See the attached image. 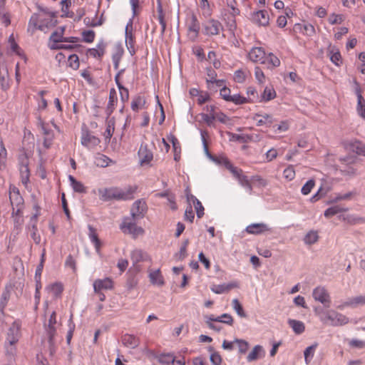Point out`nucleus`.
I'll return each instance as SVG.
<instances>
[{"mask_svg": "<svg viewBox=\"0 0 365 365\" xmlns=\"http://www.w3.org/2000/svg\"><path fill=\"white\" fill-rule=\"evenodd\" d=\"M355 93L357 97L356 110L359 116L365 119V100L361 95V89L358 83L355 82Z\"/></svg>", "mask_w": 365, "mask_h": 365, "instance_id": "nucleus-18", "label": "nucleus"}, {"mask_svg": "<svg viewBox=\"0 0 365 365\" xmlns=\"http://www.w3.org/2000/svg\"><path fill=\"white\" fill-rule=\"evenodd\" d=\"M233 309L240 317H246V314L243 309V307L237 299H234L232 302Z\"/></svg>", "mask_w": 365, "mask_h": 365, "instance_id": "nucleus-47", "label": "nucleus"}, {"mask_svg": "<svg viewBox=\"0 0 365 365\" xmlns=\"http://www.w3.org/2000/svg\"><path fill=\"white\" fill-rule=\"evenodd\" d=\"M20 337V329L17 324L14 323L9 329L6 342L10 344H16Z\"/></svg>", "mask_w": 365, "mask_h": 365, "instance_id": "nucleus-22", "label": "nucleus"}, {"mask_svg": "<svg viewBox=\"0 0 365 365\" xmlns=\"http://www.w3.org/2000/svg\"><path fill=\"white\" fill-rule=\"evenodd\" d=\"M110 161V159L106 155L98 154V156L96 157L95 163L98 167L106 168L109 165Z\"/></svg>", "mask_w": 365, "mask_h": 365, "instance_id": "nucleus-45", "label": "nucleus"}, {"mask_svg": "<svg viewBox=\"0 0 365 365\" xmlns=\"http://www.w3.org/2000/svg\"><path fill=\"white\" fill-rule=\"evenodd\" d=\"M9 200L12 207L24 205V200L21 195L19 190L14 185L9 187Z\"/></svg>", "mask_w": 365, "mask_h": 365, "instance_id": "nucleus-14", "label": "nucleus"}, {"mask_svg": "<svg viewBox=\"0 0 365 365\" xmlns=\"http://www.w3.org/2000/svg\"><path fill=\"white\" fill-rule=\"evenodd\" d=\"M133 219L126 217L120 225V230L127 235H131L134 239L137 237V224L135 223L134 212H132Z\"/></svg>", "mask_w": 365, "mask_h": 365, "instance_id": "nucleus-10", "label": "nucleus"}, {"mask_svg": "<svg viewBox=\"0 0 365 365\" xmlns=\"http://www.w3.org/2000/svg\"><path fill=\"white\" fill-rule=\"evenodd\" d=\"M135 187L121 189L118 187L100 188L98 190L100 200L103 202L111 200H128L134 197Z\"/></svg>", "mask_w": 365, "mask_h": 365, "instance_id": "nucleus-2", "label": "nucleus"}, {"mask_svg": "<svg viewBox=\"0 0 365 365\" xmlns=\"http://www.w3.org/2000/svg\"><path fill=\"white\" fill-rule=\"evenodd\" d=\"M252 21L259 26H267L269 25V16L266 10H259L254 12L252 15Z\"/></svg>", "mask_w": 365, "mask_h": 365, "instance_id": "nucleus-16", "label": "nucleus"}, {"mask_svg": "<svg viewBox=\"0 0 365 365\" xmlns=\"http://www.w3.org/2000/svg\"><path fill=\"white\" fill-rule=\"evenodd\" d=\"M247 94L248 96V98H247V103H255L259 101V96L254 87H248L247 89Z\"/></svg>", "mask_w": 365, "mask_h": 365, "instance_id": "nucleus-41", "label": "nucleus"}, {"mask_svg": "<svg viewBox=\"0 0 365 365\" xmlns=\"http://www.w3.org/2000/svg\"><path fill=\"white\" fill-rule=\"evenodd\" d=\"M246 232L252 235H261L266 232H270L271 228L265 223H253L248 225Z\"/></svg>", "mask_w": 365, "mask_h": 365, "instance_id": "nucleus-20", "label": "nucleus"}, {"mask_svg": "<svg viewBox=\"0 0 365 365\" xmlns=\"http://www.w3.org/2000/svg\"><path fill=\"white\" fill-rule=\"evenodd\" d=\"M185 220L189 221L190 222H192L195 218V214L192 210V207L191 205H188L185 211Z\"/></svg>", "mask_w": 365, "mask_h": 365, "instance_id": "nucleus-63", "label": "nucleus"}, {"mask_svg": "<svg viewBox=\"0 0 365 365\" xmlns=\"http://www.w3.org/2000/svg\"><path fill=\"white\" fill-rule=\"evenodd\" d=\"M314 312L319 321L324 325L341 327L349 322V319L346 316L334 309L316 307Z\"/></svg>", "mask_w": 365, "mask_h": 365, "instance_id": "nucleus-1", "label": "nucleus"}, {"mask_svg": "<svg viewBox=\"0 0 365 365\" xmlns=\"http://www.w3.org/2000/svg\"><path fill=\"white\" fill-rule=\"evenodd\" d=\"M188 31L190 34H192L194 38L197 37L200 31V24L195 16L191 17L188 24Z\"/></svg>", "mask_w": 365, "mask_h": 365, "instance_id": "nucleus-32", "label": "nucleus"}, {"mask_svg": "<svg viewBox=\"0 0 365 365\" xmlns=\"http://www.w3.org/2000/svg\"><path fill=\"white\" fill-rule=\"evenodd\" d=\"M206 83L208 89H212L214 86L220 88L224 85L225 81L222 79H217V73L212 67L206 68Z\"/></svg>", "mask_w": 365, "mask_h": 365, "instance_id": "nucleus-11", "label": "nucleus"}, {"mask_svg": "<svg viewBox=\"0 0 365 365\" xmlns=\"http://www.w3.org/2000/svg\"><path fill=\"white\" fill-rule=\"evenodd\" d=\"M312 297L315 301H317L326 307H329L331 298L327 290L322 286L317 287L313 289Z\"/></svg>", "mask_w": 365, "mask_h": 365, "instance_id": "nucleus-9", "label": "nucleus"}, {"mask_svg": "<svg viewBox=\"0 0 365 365\" xmlns=\"http://www.w3.org/2000/svg\"><path fill=\"white\" fill-rule=\"evenodd\" d=\"M365 304V295L356 296L352 298H349L345 302L339 304L337 308L340 310H343L346 307H356L359 305Z\"/></svg>", "mask_w": 365, "mask_h": 365, "instance_id": "nucleus-19", "label": "nucleus"}, {"mask_svg": "<svg viewBox=\"0 0 365 365\" xmlns=\"http://www.w3.org/2000/svg\"><path fill=\"white\" fill-rule=\"evenodd\" d=\"M283 177L288 181H291L295 178V170L292 165H289L284 170Z\"/></svg>", "mask_w": 365, "mask_h": 365, "instance_id": "nucleus-54", "label": "nucleus"}, {"mask_svg": "<svg viewBox=\"0 0 365 365\" xmlns=\"http://www.w3.org/2000/svg\"><path fill=\"white\" fill-rule=\"evenodd\" d=\"M347 211V209L341 207L339 205H334L327 208L324 211V216L326 217H331L336 214Z\"/></svg>", "mask_w": 365, "mask_h": 365, "instance_id": "nucleus-39", "label": "nucleus"}, {"mask_svg": "<svg viewBox=\"0 0 365 365\" xmlns=\"http://www.w3.org/2000/svg\"><path fill=\"white\" fill-rule=\"evenodd\" d=\"M68 180L71 183V186L72 187L73 190L76 192L78 193H86V188L83 185V184L78 181L73 175H68Z\"/></svg>", "mask_w": 365, "mask_h": 365, "instance_id": "nucleus-29", "label": "nucleus"}, {"mask_svg": "<svg viewBox=\"0 0 365 365\" xmlns=\"http://www.w3.org/2000/svg\"><path fill=\"white\" fill-rule=\"evenodd\" d=\"M20 164V173L21 177V182L23 184L26 185L29 181L30 171L29 169L28 157L24 153L19 157Z\"/></svg>", "mask_w": 365, "mask_h": 365, "instance_id": "nucleus-12", "label": "nucleus"}, {"mask_svg": "<svg viewBox=\"0 0 365 365\" xmlns=\"http://www.w3.org/2000/svg\"><path fill=\"white\" fill-rule=\"evenodd\" d=\"M222 31H223V26L218 20L211 19L203 24V32L206 36H216Z\"/></svg>", "mask_w": 365, "mask_h": 365, "instance_id": "nucleus-8", "label": "nucleus"}, {"mask_svg": "<svg viewBox=\"0 0 365 365\" xmlns=\"http://www.w3.org/2000/svg\"><path fill=\"white\" fill-rule=\"evenodd\" d=\"M115 130V121L113 118L106 120V129L104 133V135L106 139H110Z\"/></svg>", "mask_w": 365, "mask_h": 365, "instance_id": "nucleus-43", "label": "nucleus"}, {"mask_svg": "<svg viewBox=\"0 0 365 365\" xmlns=\"http://www.w3.org/2000/svg\"><path fill=\"white\" fill-rule=\"evenodd\" d=\"M138 219L145 217L148 212V206L144 200H138Z\"/></svg>", "mask_w": 365, "mask_h": 365, "instance_id": "nucleus-51", "label": "nucleus"}, {"mask_svg": "<svg viewBox=\"0 0 365 365\" xmlns=\"http://www.w3.org/2000/svg\"><path fill=\"white\" fill-rule=\"evenodd\" d=\"M137 285V279H135V270L130 269L128 272V279L126 287L128 290L134 289Z\"/></svg>", "mask_w": 365, "mask_h": 365, "instance_id": "nucleus-40", "label": "nucleus"}, {"mask_svg": "<svg viewBox=\"0 0 365 365\" xmlns=\"http://www.w3.org/2000/svg\"><path fill=\"white\" fill-rule=\"evenodd\" d=\"M96 33L93 30H87L82 32L83 41L86 43H92L94 41Z\"/></svg>", "mask_w": 365, "mask_h": 365, "instance_id": "nucleus-53", "label": "nucleus"}, {"mask_svg": "<svg viewBox=\"0 0 365 365\" xmlns=\"http://www.w3.org/2000/svg\"><path fill=\"white\" fill-rule=\"evenodd\" d=\"M150 280L152 284L163 286L164 284L163 277L160 273V269L152 271L149 274Z\"/></svg>", "mask_w": 365, "mask_h": 365, "instance_id": "nucleus-30", "label": "nucleus"}, {"mask_svg": "<svg viewBox=\"0 0 365 365\" xmlns=\"http://www.w3.org/2000/svg\"><path fill=\"white\" fill-rule=\"evenodd\" d=\"M63 38L64 36H62V32L55 31L51 34L49 39L50 41H52L54 43H57L63 42Z\"/></svg>", "mask_w": 365, "mask_h": 365, "instance_id": "nucleus-62", "label": "nucleus"}, {"mask_svg": "<svg viewBox=\"0 0 365 365\" xmlns=\"http://www.w3.org/2000/svg\"><path fill=\"white\" fill-rule=\"evenodd\" d=\"M116 102H117L116 92H115V89L112 88L110 91L109 101H108V104L107 109H106L108 115H110V113L113 112V106Z\"/></svg>", "mask_w": 365, "mask_h": 365, "instance_id": "nucleus-42", "label": "nucleus"}, {"mask_svg": "<svg viewBox=\"0 0 365 365\" xmlns=\"http://www.w3.org/2000/svg\"><path fill=\"white\" fill-rule=\"evenodd\" d=\"M130 4L132 6L133 16L126 24L125 34L127 48L133 56L135 53V33H133V19L137 15V0H130Z\"/></svg>", "mask_w": 365, "mask_h": 365, "instance_id": "nucleus-5", "label": "nucleus"}, {"mask_svg": "<svg viewBox=\"0 0 365 365\" xmlns=\"http://www.w3.org/2000/svg\"><path fill=\"white\" fill-rule=\"evenodd\" d=\"M318 346L317 343L307 347L304 351V361L307 364H309L314 356L315 351Z\"/></svg>", "mask_w": 365, "mask_h": 365, "instance_id": "nucleus-34", "label": "nucleus"}, {"mask_svg": "<svg viewBox=\"0 0 365 365\" xmlns=\"http://www.w3.org/2000/svg\"><path fill=\"white\" fill-rule=\"evenodd\" d=\"M237 287L238 284L237 282H230L228 284H213L211 286L210 289L212 292L220 294Z\"/></svg>", "mask_w": 365, "mask_h": 365, "instance_id": "nucleus-24", "label": "nucleus"}, {"mask_svg": "<svg viewBox=\"0 0 365 365\" xmlns=\"http://www.w3.org/2000/svg\"><path fill=\"white\" fill-rule=\"evenodd\" d=\"M229 102H232L236 105H241L247 103V100L240 94H234L231 96Z\"/></svg>", "mask_w": 365, "mask_h": 365, "instance_id": "nucleus-59", "label": "nucleus"}, {"mask_svg": "<svg viewBox=\"0 0 365 365\" xmlns=\"http://www.w3.org/2000/svg\"><path fill=\"white\" fill-rule=\"evenodd\" d=\"M264 355L265 352L263 347L261 345H256L247 356V360L249 362L254 361L264 357Z\"/></svg>", "mask_w": 365, "mask_h": 365, "instance_id": "nucleus-25", "label": "nucleus"}, {"mask_svg": "<svg viewBox=\"0 0 365 365\" xmlns=\"http://www.w3.org/2000/svg\"><path fill=\"white\" fill-rule=\"evenodd\" d=\"M252 119L256 121L257 126L267 125L269 126L274 121L273 117L270 114L257 113L252 115Z\"/></svg>", "mask_w": 365, "mask_h": 365, "instance_id": "nucleus-21", "label": "nucleus"}, {"mask_svg": "<svg viewBox=\"0 0 365 365\" xmlns=\"http://www.w3.org/2000/svg\"><path fill=\"white\" fill-rule=\"evenodd\" d=\"M238 182L242 187L246 189V190L250 195L252 194V185L247 175H244L242 177H241L240 179L238 180Z\"/></svg>", "mask_w": 365, "mask_h": 365, "instance_id": "nucleus-44", "label": "nucleus"}, {"mask_svg": "<svg viewBox=\"0 0 365 365\" xmlns=\"http://www.w3.org/2000/svg\"><path fill=\"white\" fill-rule=\"evenodd\" d=\"M158 19L161 26V33L163 34L166 29V22L165 21V14L163 10L161 3L158 1L157 6Z\"/></svg>", "mask_w": 365, "mask_h": 365, "instance_id": "nucleus-37", "label": "nucleus"}, {"mask_svg": "<svg viewBox=\"0 0 365 365\" xmlns=\"http://www.w3.org/2000/svg\"><path fill=\"white\" fill-rule=\"evenodd\" d=\"M68 331L67 335H66V342L68 344H70L71 339L73 335V332L75 331V328H76V325H75L73 321L72 320V317H71L70 319L68 320Z\"/></svg>", "mask_w": 365, "mask_h": 365, "instance_id": "nucleus-52", "label": "nucleus"}, {"mask_svg": "<svg viewBox=\"0 0 365 365\" xmlns=\"http://www.w3.org/2000/svg\"><path fill=\"white\" fill-rule=\"evenodd\" d=\"M88 237L91 242L94 245L97 253H100L101 247V242L98 238L96 230L91 225H88Z\"/></svg>", "mask_w": 365, "mask_h": 365, "instance_id": "nucleus-26", "label": "nucleus"}, {"mask_svg": "<svg viewBox=\"0 0 365 365\" xmlns=\"http://www.w3.org/2000/svg\"><path fill=\"white\" fill-rule=\"evenodd\" d=\"M46 335L48 339V349L51 355L56 352V336L57 331L56 327H44Z\"/></svg>", "mask_w": 365, "mask_h": 365, "instance_id": "nucleus-17", "label": "nucleus"}, {"mask_svg": "<svg viewBox=\"0 0 365 365\" xmlns=\"http://www.w3.org/2000/svg\"><path fill=\"white\" fill-rule=\"evenodd\" d=\"M106 43L103 41L98 43L96 48H88L86 51V55L95 58L101 59L105 53Z\"/></svg>", "mask_w": 365, "mask_h": 365, "instance_id": "nucleus-23", "label": "nucleus"}, {"mask_svg": "<svg viewBox=\"0 0 365 365\" xmlns=\"http://www.w3.org/2000/svg\"><path fill=\"white\" fill-rule=\"evenodd\" d=\"M153 145L141 144L138 150V161L142 167H151L153 160Z\"/></svg>", "mask_w": 365, "mask_h": 365, "instance_id": "nucleus-6", "label": "nucleus"}, {"mask_svg": "<svg viewBox=\"0 0 365 365\" xmlns=\"http://www.w3.org/2000/svg\"><path fill=\"white\" fill-rule=\"evenodd\" d=\"M294 29L299 30V31L303 35L309 37L314 36L316 32L314 26L311 24H297L294 25Z\"/></svg>", "mask_w": 365, "mask_h": 365, "instance_id": "nucleus-28", "label": "nucleus"}, {"mask_svg": "<svg viewBox=\"0 0 365 365\" xmlns=\"http://www.w3.org/2000/svg\"><path fill=\"white\" fill-rule=\"evenodd\" d=\"M78 46H80V45L59 44L58 43H53V44L49 46V48L51 50H61V49L73 50L74 48H76Z\"/></svg>", "mask_w": 365, "mask_h": 365, "instance_id": "nucleus-49", "label": "nucleus"}, {"mask_svg": "<svg viewBox=\"0 0 365 365\" xmlns=\"http://www.w3.org/2000/svg\"><path fill=\"white\" fill-rule=\"evenodd\" d=\"M344 21L342 15L331 14L329 18V22L330 24L334 25L336 24H341Z\"/></svg>", "mask_w": 365, "mask_h": 365, "instance_id": "nucleus-64", "label": "nucleus"}, {"mask_svg": "<svg viewBox=\"0 0 365 365\" xmlns=\"http://www.w3.org/2000/svg\"><path fill=\"white\" fill-rule=\"evenodd\" d=\"M315 182L314 180H309L302 187L301 192L303 195H307L309 194L314 187Z\"/></svg>", "mask_w": 365, "mask_h": 365, "instance_id": "nucleus-56", "label": "nucleus"}, {"mask_svg": "<svg viewBox=\"0 0 365 365\" xmlns=\"http://www.w3.org/2000/svg\"><path fill=\"white\" fill-rule=\"evenodd\" d=\"M288 324L297 334H301L304 331L305 326L304 324L301 321L296 319H289Z\"/></svg>", "mask_w": 365, "mask_h": 365, "instance_id": "nucleus-33", "label": "nucleus"}, {"mask_svg": "<svg viewBox=\"0 0 365 365\" xmlns=\"http://www.w3.org/2000/svg\"><path fill=\"white\" fill-rule=\"evenodd\" d=\"M81 143L87 148H93L101 143V140L91 134L88 128L84 125L81 129Z\"/></svg>", "mask_w": 365, "mask_h": 365, "instance_id": "nucleus-7", "label": "nucleus"}, {"mask_svg": "<svg viewBox=\"0 0 365 365\" xmlns=\"http://www.w3.org/2000/svg\"><path fill=\"white\" fill-rule=\"evenodd\" d=\"M248 58L251 61L264 64L269 69L280 65V60L277 56L272 53L267 54L261 47H253L248 53Z\"/></svg>", "mask_w": 365, "mask_h": 365, "instance_id": "nucleus-4", "label": "nucleus"}, {"mask_svg": "<svg viewBox=\"0 0 365 365\" xmlns=\"http://www.w3.org/2000/svg\"><path fill=\"white\" fill-rule=\"evenodd\" d=\"M26 230L30 234V236L31 239L34 240V243L36 245L40 244L41 238L38 232L37 225H28L26 227Z\"/></svg>", "mask_w": 365, "mask_h": 365, "instance_id": "nucleus-31", "label": "nucleus"}, {"mask_svg": "<svg viewBox=\"0 0 365 365\" xmlns=\"http://www.w3.org/2000/svg\"><path fill=\"white\" fill-rule=\"evenodd\" d=\"M319 240L318 232L316 230L309 231L304 237V242L306 245H313Z\"/></svg>", "mask_w": 365, "mask_h": 365, "instance_id": "nucleus-36", "label": "nucleus"}, {"mask_svg": "<svg viewBox=\"0 0 365 365\" xmlns=\"http://www.w3.org/2000/svg\"><path fill=\"white\" fill-rule=\"evenodd\" d=\"M0 20L6 26L11 23L9 14L5 12V6H0Z\"/></svg>", "mask_w": 365, "mask_h": 365, "instance_id": "nucleus-60", "label": "nucleus"}, {"mask_svg": "<svg viewBox=\"0 0 365 365\" xmlns=\"http://www.w3.org/2000/svg\"><path fill=\"white\" fill-rule=\"evenodd\" d=\"M57 20L53 13L44 14H33L29 19L28 31L33 34L36 30L46 32V30L56 26Z\"/></svg>", "mask_w": 365, "mask_h": 365, "instance_id": "nucleus-3", "label": "nucleus"}, {"mask_svg": "<svg viewBox=\"0 0 365 365\" xmlns=\"http://www.w3.org/2000/svg\"><path fill=\"white\" fill-rule=\"evenodd\" d=\"M217 322H221L227 325H232L233 318L230 314H222V315L217 317Z\"/></svg>", "mask_w": 365, "mask_h": 365, "instance_id": "nucleus-55", "label": "nucleus"}, {"mask_svg": "<svg viewBox=\"0 0 365 365\" xmlns=\"http://www.w3.org/2000/svg\"><path fill=\"white\" fill-rule=\"evenodd\" d=\"M227 169L230 171V173L237 180H239L240 178L244 175L242 170L233 166L232 163L230 165H228V168Z\"/></svg>", "mask_w": 365, "mask_h": 365, "instance_id": "nucleus-58", "label": "nucleus"}, {"mask_svg": "<svg viewBox=\"0 0 365 365\" xmlns=\"http://www.w3.org/2000/svg\"><path fill=\"white\" fill-rule=\"evenodd\" d=\"M10 298V289L8 287H5V289L2 292L0 298V309L1 311L6 307L7 302Z\"/></svg>", "mask_w": 365, "mask_h": 365, "instance_id": "nucleus-46", "label": "nucleus"}, {"mask_svg": "<svg viewBox=\"0 0 365 365\" xmlns=\"http://www.w3.org/2000/svg\"><path fill=\"white\" fill-rule=\"evenodd\" d=\"M158 361L162 364H175L176 363V360H175V356H174L173 354H171V353H163V354H161L158 356Z\"/></svg>", "mask_w": 365, "mask_h": 365, "instance_id": "nucleus-35", "label": "nucleus"}, {"mask_svg": "<svg viewBox=\"0 0 365 365\" xmlns=\"http://www.w3.org/2000/svg\"><path fill=\"white\" fill-rule=\"evenodd\" d=\"M276 96V91L272 86H266L259 96V103L268 102L275 98Z\"/></svg>", "mask_w": 365, "mask_h": 365, "instance_id": "nucleus-27", "label": "nucleus"}, {"mask_svg": "<svg viewBox=\"0 0 365 365\" xmlns=\"http://www.w3.org/2000/svg\"><path fill=\"white\" fill-rule=\"evenodd\" d=\"M8 41H9V43L10 45V47H11V50L14 53H15L16 55L21 56L22 55L21 49L17 43L15 41V39H14V37L13 34L10 35V36L9 37Z\"/></svg>", "mask_w": 365, "mask_h": 365, "instance_id": "nucleus-48", "label": "nucleus"}, {"mask_svg": "<svg viewBox=\"0 0 365 365\" xmlns=\"http://www.w3.org/2000/svg\"><path fill=\"white\" fill-rule=\"evenodd\" d=\"M344 145L350 152L365 155V144L356 139L346 140L344 142Z\"/></svg>", "mask_w": 365, "mask_h": 365, "instance_id": "nucleus-13", "label": "nucleus"}, {"mask_svg": "<svg viewBox=\"0 0 365 365\" xmlns=\"http://www.w3.org/2000/svg\"><path fill=\"white\" fill-rule=\"evenodd\" d=\"M251 180L259 187H264L267 185V181L258 175L252 176Z\"/></svg>", "mask_w": 365, "mask_h": 365, "instance_id": "nucleus-61", "label": "nucleus"}, {"mask_svg": "<svg viewBox=\"0 0 365 365\" xmlns=\"http://www.w3.org/2000/svg\"><path fill=\"white\" fill-rule=\"evenodd\" d=\"M5 352L8 358V360L11 361L14 359V356L16 354V344H10L5 342Z\"/></svg>", "mask_w": 365, "mask_h": 365, "instance_id": "nucleus-38", "label": "nucleus"}, {"mask_svg": "<svg viewBox=\"0 0 365 365\" xmlns=\"http://www.w3.org/2000/svg\"><path fill=\"white\" fill-rule=\"evenodd\" d=\"M93 289L95 292H100L102 290H111L113 289L114 282L110 277H106L103 279H97L93 282Z\"/></svg>", "mask_w": 365, "mask_h": 365, "instance_id": "nucleus-15", "label": "nucleus"}, {"mask_svg": "<svg viewBox=\"0 0 365 365\" xmlns=\"http://www.w3.org/2000/svg\"><path fill=\"white\" fill-rule=\"evenodd\" d=\"M212 160L218 165H224L226 168H228V165L231 164L228 158L223 155L214 156Z\"/></svg>", "mask_w": 365, "mask_h": 365, "instance_id": "nucleus-57", "label": "nucleus"}, {"mask_svg": "<svg viewBox=\"0 0 365 365\" xmlns=\"http://www.w3.org/2000/svg\"><path fill=\"white\" fill-rule=\"evenodd\" d=\"M68 66L73 70H77L79 68V58L76 54H71L68 56Z\"/></svg>", "mask_w": 365, "mask_h": 365, "instance_id": "nucleus-50", "label": "nucleus"}]
</instances>
